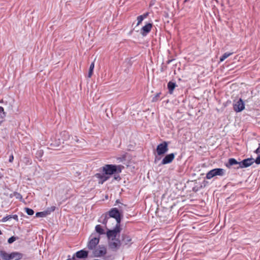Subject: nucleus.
Returning a JSON list of instances; mask_svg holds the SVG:
<instances>
[{"label":"nucleus","instance_id":"38","mask_svg":"<svg viewBox=\"0 0 260 260\" xmlns=\"http://www.w3.org/2000/svg\"><path fill=\"white\" fill-rule=\"evenodd\" d=\"M114 178H115V179H116V180H117V179H120V177H119V176H118L117 177H116V175H115Z\"/></svg>","mask_w":260,"mask_h":260},{"label":"nucleus","instance_id":"31","mask_svg":"<svg viewBox=\"0 0 260 260\" xmlns=\"http://www.w3.org/2000/svg\"><path fill=\"white\" fill-rule=\"evenodd\" d=\"M11 218H13L15 220L18 221V216L16 214L11 215Z\"/></svg>","mask_w":260,"mask_h":260},{"label":"nucleus","instance_id":"33","mask_svg":"<svg viewBox=\"0 0 260 260\" xmlns=\"http://www.w3.org/2000/svg\"><path fill=\"white\" fill-rule=\"evenodd\" d=\"M160 94V93H157V94L156 95V96H155L154 98H153V100H152V101H153V102H155V101H156V100H157V98H158V97H159Z\"/></svg>","mask_w":260,"mask_h":260},{"label":"nucleus","instance_id":"28","mask_svg":"<svg viewBox=\"0 0 260 260\" xmlns=\"http://www.w3.org/2000/svg\"><path fill=\"white\" fill-rule=\"evenodd\" d=\"M16 240V238L13 236L8 239V242L9 243L11 244V243H12L13 242H14Z\"/></svg>","mask_w":260,"mask_h":260},{"label":"nucleus","instance_id":"2","mask_svg":"<svg viewBox=\"0 0 260 260\" xmlns=\"http://www.w3.org/2000/svg\"><path fill=\"white\" fill-rule=\"evenodd\" d=\"M0 256L4 260H19L22 258V254L16 252L8 254L4 251H1Z\"/></svg>","mask_w":260,"mask_h":260},{"label":"nucleus","instance_id":"7","mask_svg":"<svg viewBox=\"0 0 260 260\" xmlns=\"http://www.w3.org/2000/svg\"><path fill=\"white\" fill-rule=\"evenodd\" d=\"M245 108V105L241 99L237 101H234L233 103V109L236 112H239L243 110Z\"/></svg>","mask_w":260,"mask_h":260},{"label":"nucleus","instance_id":"34","mask_svg":"<svg viewBox=\"0 0 260 260\" xmlns=\"http://www.w3.org/2000/svg\"><path fill=\"white\" fill-rule=\"evenodd\" d=\"M13 160H14V156H13V155L12 154L10 156V157H9V162H13Z\"/></svg>","mask_w":260,"mask_h":260},{"label":"nucleus","instance_id":"13","mask_svg":"<svg viewBox=\"0 0 260 260\" xmlns=\"http://www.w3.org/2000/svg\"><path fill=\"white\" fill-rule=\"evenodd\" d=\"M120 241L118 239L110 240L109 241V246L111 249L113 250H116L119 248L120 246Z\"/></svg>","mask_w":260,"mask_h":260},{"label":"nucleus","instance_id":"3","mask_svg":"<svg viewBox=\"0 0 260 260\" xmlns=\"http://www.w3.org/2000/svg\"><path fill=\"white\" fill-rule=\"evenodd\" d=\"M121 230L120 224H116V226L113 230H109L107 232V236L109 240L116 239V237L119 235Z\"/></svg>","mask_w":260,"mask_h":260},{"label":"nucleus","instance_id":"15","mask_svg":"<svg viewBox=\"0 0 260 260\" xmlns=\"http://www.w3.org/2000/svg\"><path fill=\"white\" fill-rule=\"evenodd\" d=\"M55 209V207L52 206L51 207L49 210H47L43 212H37L36 214V217H44L47 216L48 215L50 214L51 212H53Z\"/></svg>","mask_w":260,"mask_h":260},{"label":"nucleus","instance_id":"17","mask_svg":"<svg viewBox=\"0 0 260 260\" xmlns=\"http://www.w3.org/2000/svg\"><path fill=\"white\" fill-rule=\"evenodd\" d=\"M76 256L78 258H86L88 256V252L86 250H81L76 253Z\"/></svg>","mask_w":260,"mask_h":260},{"label":"nucleus","instance_id":"1","mask_svg":"<svg viewBox=\"0 0 260 260\" xmlns=\"http://www.w3.org/2000/svg\"><path fill=\"white\" fill-rule=\"evenodd\" d=\"M123 167L120 165H106L100 169V171L104 172L109 177L116 173H119L121 172Z\"/></svg>","mask_w":260,"mask_h":260},{"label":"nucleus","instance_id":"32","mask_svg":"<svg viewBox=\"0 0 260 260\" xmlns=\"http://www.w3.org/2000/svg\"><path fill=\"white\" fill-rule=\"evenodd\" d=\"M254 162H255L256 164H260V156L257 157L254 160Z\"/></svg>","mask_w":260,"mask_h":260},{"label":"nucleus","instance_id":"21","mask_svg":"<svg viewBox=\"0 0 260 260\" xmlns=\"http://www.w3.org/2000/svg\"><path fill=\"white\" fill-rule=\"evenodd\" d=\"M237 164L239 165V162H238L235 158H232L229 159L228 164L226 165V166L228 168H230L232 166Z\"/></svg>","mask_w":260,"mask_h":260},{"label":"nucleus","instance_id":"6","mask_svg":"<svg viewBox=\"0 0 260 260\" xmlns=\"http://www.w3.org/2000/svg\"><path fill=\"white\" fill-rule=\"evenodd\" d=\"M168 151V144L167 142H164L158 145L156 148V152L158 155H162Z\"/></svg>","mask_w":260,"mask_h":260},{"label":"nucleus","instance_id":"22","mask_svg":"<svg viewBox=\"0 0 260 260\" xmlns=\"http://www.w3.org/2000/svg\"><path fill=\"white\" fill-rule=\"evenodd\" d=\"M95 230L100 235H103L106 233L105 230L102 227L101 225L99 224L96 225Z\"/></svg>","mask_w":260,"mask_h":260},{"label":"nucleus","instance_id":"20","mask_svg":"<svg viewBox=\"0 0 260 260\" xmlns=\"http://www.w3.org/2000/svg\"><path fill=\"white\" fill-rule=\"evenodd\" d=\"M176 84L174 82L170 81L168 83V88L170 94H172L175 88L176 87Z\"/></svg>","mask_w":260,"mask_h":260},{"label":"nucleus","instance_id":"43","mask_svg":"<svg viewBox=\"0 0 260 260\" xmlns=\"http://www.w3.org/2000/svg\"><path fill=\"white\" fill-rule=\"evenodd\" d=\"M1 234H2V232H1V231L0 230V235H1Z\"/></svg>","mask_w":260,"mask_h":260},{"label":"nucleus","instance_id":"36","mask_svg":"<svg viewBox=\"0 0 260 260\" xmlns=\"http://www.w3.org/2000/svg\"><path fill=\"white\" fill-rule=\"evenodd\" d=\"M25 158L26 159V164H31V160H30L28 158L25 157Z\"/></svg>","mask_w":260,"mask_h":260},{"label":"nucleus","instance_id":"27","mask_svg":"<svg viewBox=\"0 0 260 260\" xmlns=\"http://www.w3.org/2000/svg\"><path fill=\"white\" fill-rule=\"evenodd\" d=\"M137 20L138 21V22H137V26H139L141 23L143 21V20H144L143 19L142 17H141V16H139L137 17Z\"/></svg>","mask_w":260,"mask_h":260},{"label":"nucleus","instance_id":"12","mask_svg":"<svg viewBox=\"0 0 260 260\" xmlns=\"http://www.w3.org/2000/svg\"><path fill=\"white\" fill-rule=\"evenodd\" d=\"M99 237H94L91 238L88 244V248L91 250H93L96 248V246L99 243Z\"/></svg>","mask_w":260,"mask_h":260},{"label":"nucleus","instance_id":"26","mask_svg":"<svg viewBox=\"0 0 260 260\" xmlns=\"http://www.w3.org/2000/svg\"><path fill=\"white\" fill-rule=\"evenodd\" d=\"M25 211L26 212V213L29 215H32L34 214V211L31 209L25 208Z\"/></svg>","mask_w":260,"mask_h":260},{"label":"nucleus","instance_id":"39","mask_svg":"<svg viewBox=\"0 0 260 260\" xmlns=\"http://www.w3.org/2000/svg\"><path fill=\"white\" fill-rule=\"evenodd\" d=\"M3 177V175H2V174L0 173V179H1Z\"/></svg>","mask_w":260,"mask_h":260},{"label":"nucleus","instance_id":"42","mask_svg":"<svg viewBox=\"0 0 260 260\" xmlns=\"http://www.w3.org/2000/svg\"><path fill=\"white\" fill-rule=\"evenodd\" d=\"M19 196H20V194H18V196H17V197H16V198H18V197H19Z\"/></svg>","mask_w":260,"mask_h":260},{"label":"nucleus","instance_id":"19","mask_svg":"<svg viewBox=\"0 0 260 260\" xmlns=\"http://www.w3.org/2000/svg\"><path fill=\"white\" fill-rule=\"evenodd\" d=\"M61 137V140L62 141V143H64L65 141H67L69 139L70 136L69 133L67 131H63L60 134Z\"/></svg>","mask_w":260,"mask_h":260},{"label":"nucleus","instance_id":"14","mask_svg":"<svg viewBox=\"0 0 260 260\" xmlns=\"http://www.w3.org/2000/svg\"><path fill=\"white\" fill-rule=\"evenodd\" d=\"M175 158V155L174 153H170L167 154L165 156V157L162 159L161 164V165H166L168 164H170L172 162Z\"/></svg>","mask_w":260,"mask_h":260},{"label":"nucleus","instance_id":"9","mask_svg":"<svg viewBox=\"0 0 260 260\" xmlns=\"http://www.w3.org/2000/svg\"><path fill=\"white\" fill-rule=\"evenodd\" d=\"M153 25L152 23H146L141 29L140 33L142 36H146L151 31Z\"/></svg>","mask_w":260,"mask_h":260},{"label":"nucleus","instance_id":"37","mask_svg":"<svg viewBox=\"0 0 260 260\" xmlns=\"http://www.w3.org/2000/svg\"><path fill=\"white\" fill-rule=\"evenodd\" d=\"M38 154H39L41 156L43 154V152L41 150H40L38 152Z\"/></svg>","mask_w":260,"mask_h":260},{"label":"nucleus","instance_id":"5","mask_svg":"<svg viewBox=\"0 0 260 260\" xmlns=\"http://www.w3.org/2000/svg\"><path fill=\"white\" fill-rule=\"evenodd\" d=\"M107 214L109 218L113 217L116 219V224H120L121 221L120 214L116 208H112Z\"/></svg>","mask_w":260,"mask_h":260},{"label":"nucleus","instance_id":"23","mask_svg":"<svg viewBox=\"0 0 260 260\" xmlns=\"http://www.w3.org/2000/svg\"><path fill=\"white\" fill-rule=\"evenodd\" d=\"M6 116V113L4 112V108L0 106V124L3 121Z\"/></svg>","mask_w":260,"mask_h":260},{"label":"nucleus","instance_id":"35","mask_svg":"<svg viewBox=\"0 0 260 260\" xmlns=\"http://www.w3.org/2000/svg\"><path fill=\"white\" fill-rule=\"evenodd\" d=\"M255 153L258 154L260 153V144H259L258 147L255 150Z\"/></svg>","mask_w":260,"mask_h":260},{"label":"nucleus","instance_id":"8","mask_svg":"<svg viewBox=\"0 0 260 260\" xmlns=\"http://www.w3.org/2000/svg\"><path fill=\"white\" fill-rule=\"evenodd\" d=\"M95 177L98 179L99 183L101 184L109 179V177L104 172L102 171L95 174Z\"/></svg>","mask_w":260,"mask_h":260},{"label":"nucleus","instance_id":"18","mask_svg":"<svg viewBox=\"0 0 260 260\" xmlns=\"http://www.w3.org/2000/svg\"><path fill=\"white\" fill-rule=\"evenodd\" d=\"M132 239L131 237L126 234H123L122 237V242L125 245L129 244Z\"/></svg>","mask_w":260,"mask_h":260},{"label":"nucleus","instance_id":"11","mask_svg":"<svg viewBox=\"0 0 260 260\" xmlns=\"http://www.w3.org/2000/svg\"><path fill=\"white\" fill-rule=\"evenodd\" d=\"M254 162L253 158H247L244 159L241 162H239V166L238 168H243L249 167Z\"/></svg>","mask_w":260,"mask_h":260},{"label":"nucleus","instance_id":"24","mask_svg":"<svg viewBox=\"0 0 260 260\" xmlns=\"http://www.w3.org/2000/svg\"><path fill=\"white\" fill-rule=\"evenodd\" d=\"M233 53L231 52H226L223 54L222 56L220 58V62H222L224 61L226 58H227L228 57L231 56Z\"/></svg>","mask_w":260,"mask_h":260},{"label":"nucleus","instance_id":"25","mask_svg":"<svg viewBox=\"0 0 260 260\" xmlns=\"http://www.w3.org/2000/svg\"><path fill=\"white\" fill-rule=\"evenodd\" d=\"M94 68V62H92L90 66L89 70L88 72V76L89 78H90L93 74V71Z\"/></svg>","mask_w":260,"mask_h":260},{"label":"nucleus","instance_id":"10","mask_svg":"<svg viewBox=\"0 0 260 260\" xmlns=\"http://www.w3.org/2000/svg\"><path fill=\"white\" fill-rule=\"evenodd\" d=\"M93 250V254L96 257L103 256L106 253V248L104 247H99Z\"/></svg>","mask_w":260,"mask_h":260},{"label":"nucleus","instance_id":"4","mask_svg":"<svg viewBox=\"0 0 260 260\" xmlns=\"http://www.w3.org/2000/svg\"><path fill=\"white\" fill-rule=\"evenodd\" d=\"M224 173H225V171L223 169H221V168L214 169L210 170L206 174V178L207 179H210L212 178H213V177H215L216 176H222L224 175Z\"/></svg>","mask_w":260,"mask_h":260},{"label":"nucleus","instance_id":"29","mask_svg":"<svg viewBox=\"0 0 260 260\" xmlns=\"http://www.w3.org/2000/svg\"><path fill=\"white\" fill-rule=\"evenodd\" d=\"M11 218V215H8L2 219V221L6 222Z\"/></svg>","mask_w":260,"mask_h":260},{"label":"nucleus","instance_id":"41","mask_svg":"<svg viewBox=\"0 0 260 260\" xmlns=\"http://www.w3.org/2000/svg\"><path fill=\"white\" fill-rule=\"evenodd\" d=\"M19 196H20V194H18V196H17V197H16V198H18V197H19Z\"/></svg>","mask_w":260,"mask_h":260},{"label":"nucleus","instance_id":"40","mask_svg":"<svg viewBox=\"0 0 260 260\" xmlns=\"http://www.w3.org/2000/svg\"><path fill=\"white\" fill-rule=\"evenodd\" d=\"M19 196H20V194H18V196H17V197H16V198H18V197H19Z\"/></svg>","mask_w":260,"mask_h":260},{"label":"nucleus","instance_id":"30","mask_svg":"<svg viewBox=\"0 0 260 260\" xmlns=\"http://www.w3.org/2000/svg\"><path fill=\"white\" fill-rule=\"evenodd\" d=\"M149 15V13L148 12H146L144 14H143V15H140L141 17L143 18V19L146 18Z\"/></svg>","mask_w":260,"mask_h":260},{"label":"nucleus","instance_id":"16","mask_svg":"<svg viewBox=\"0 0 260 260\" xmlns=\"http://www.w3.org/2000/svg\"><path fill=\"white\" fill-rule=\"evenodd\" d=\"M110 219L107 213L103 214L99 219L98 221L100 223L105 224V226L107 224L108 220Z\"/></svg>","mask_w":260,"mask_h":260}]
</instances>
